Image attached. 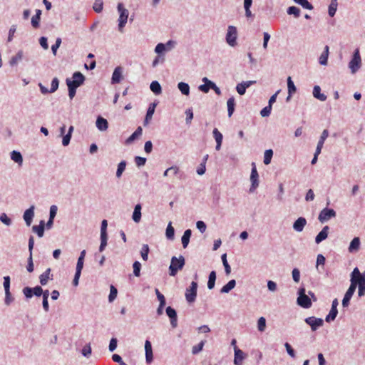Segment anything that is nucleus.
<instances>
[{
  "label": "nucleus",
  "mask_w": 365,
  "mask_h": 365,
  "mask_svg": "<svg viewBox=\"0 0 365 365\" xmlns=\"http://www.w3.org/2000/svg\"><path fill=\"white\" fill-rule=\"evenodd\" d=\"M118 11L119 13L118 18V30L123 32V28L125 27L129 15V11L123 6V3H118L117 6Z\"/></svg>",
  "instance_id": "obj_1"
},
{
  "label": "nucleus",
  "mask_w": 365,
  "mask_h": 365,
  "mask_svg": "<svg viewBox=\"0 0 365 365\" xmlns=\"http://www.w3.org/2000/svg\"><path fill=\"white\" fill-rule=\"evenodd\" d=\"M361 67V59L359 48L355 49L352 58L349 63V68L352 74L356 73Z\"/></svg>",
  "instance_id": "obj_2"
},
{
  "label": "nucleus",
  "mask_w": 365,
  "mask_h": 365,
  "mask_svg": "<svg viewBox=\"0 0 365 365\" xmlns=\"http://www.w3.org/2000/svg\"><path fill=\"white\" fill-rule=\"evenodd\" d=\"M304 287H301L298 290V297L297 299V304L303 308L307 309L311 307L312 302L309 297L305 294Z\"/></svg>",
  "instance_id": "obj_3"
},
{
  "label": "nucleus",
  "mask_w": 365,
  "mask_h": 365,
  "mask_svg": "<svg viewBox=\"0 0 365 365\" xmlns=\"http://www.w3.org/2000/svg\"><path fill=\"white\" fill-rule=\"evenodd\" d=\"M351 283H354L355 289L359 287L358 294L362 297L365 294V275H351Z\"/></svg>",
  "instance_id": "obj_4"
},
{
  "label": "nucleus",
  "mask_w": 365,
  "mask_h": 365,
  "mask_svg": "<svg viewBox=\"0 0 365 365\" xmlns=\"http://www.w3.org/2000/svg\"><path fill=\"white\" fill-rule=\"evenodd\" d=\"M184 265L185 258L182 256L180 255L179 258L173 257L169 267L170 271V274H175L178 271L182 269Z\"/></svg>",
  "instance_id": "obj_5"
},
{
  "label": "nucleus",
  "mask_w": 365,
  "mask_h": 365,
  "mask_svg": "<svg viewBox=\"0 0 365 365\" xmlns=\"http://www.w3.org/2000/svg\"><path fill=\"white\" fill-rule=\"evenodd\" d=\"M237 31L234 26H229L226 34V42L230 46H235L237 45Z\"/></svg>",
  "instance_id": "obj_6"
},
{
  "label": "nucleus",
  "mask_w": 365,
  "mask_h": 365,
  "mask_svg": "<svg viewBox=\"0 0 365 365\" xmlns=\"http://www.w3.org/2000/svg\"><path fill=\"white\" fill-rule=\"evenodd\" d=\"M336 211L331 208H324L319 214L318 220L320 222H327L331 218L336 217Z\"/></svg>",
  "instance_id": "obj_7"
},
{
  "label": "nucleus",
  "mask_w": 365,
  "mask_h": 365,
  "mask_svg": "<svg viewBox=\"0 0 365 365\" xmlns=\"http://www.w3.org/2000/svg\"><path fill=\"white\" fill-rule=\"evenodd\" d=\"M250 181L252 182L251 187L250 188V192H254L257 187L259 186V175L256 168V165L255 163H252V170L250 175Z\"/></svg>",
  "instance_id": "obj_8"
},
{
  "label": "nucleus",
  "mask_w": 365,
  "mask_h": 365,
  "mask_svg": "<svg viewBox=\"0 0 365 365\" xmlns=\"http://www.w3.org/2000/svg\"><path fill=\"white\" fill-rule=\"evenodd\" d=\"M304 322L310 326L312 331H317L319 327L324 324V320L321 318L315 317H309L304 319Z\"/></svg>",
  "instance_id": "obj_9"
},
{
  "label": "nucleus",
  "mask_w": 365,
  "mask_h": 365,
  "mask_svg": "<svg viewBox=\"0 0 365 365\" xmlns=\"http://www.w3.org/2000/svg\"><path fill=\"white\" fill-rule=\"evenodd\" d=\"M197 284L195 282H192L189 289H187L185 293L186 300L189 303L195 302L197 296Z\"/></svg>",
  "instance_id": "obj_10"
},
{
  "label": "nucleus",
  "mask_w": 365,
  "mask_h": 365,
  "mask_svg": "<svg viewBox=\"0 0 365 365\" xmlns=\"http://www.w3.org/2000/svg\"><path fill=\"white\" fill-rule=\"evenodd\" d=\"M165 312L170 318L172 327L176 328L178 327V315L175 309L171 307H168L165 309Z\"/></svg>",
  "instance_id": "obj_11"
},
{
  "label": "nucleus",
  "mask_w": 365,
  "mask_h": 365,
  "mask_svg": "<svg viewBox=\"0 0 365 365\" xmlns=\"http://www.w3.org/2000/svg\"><path fill=\"white\" fill-rule=\"evenodd\" d=\"M355 292V285L354 283H351L350 287L344 294V297L342 300V306L344 307H346L349 304L350 299H351L354 293Z\"/></svg>",
  "instance_id": "obj_12"
},
{
  "label": "nucleus",
  "mask_w": 365,
  "mask_h": 365,
  "mask_svg": "<svg viewBox=\"0 0 365 365\" xmlns=\"http://www.w3.org/2000/svg\"><path fill=\"white\" fill-rule=\"evenodd\" d=\"M34 205H31L29 209L26 210L23 218L27 226H30L32 223L33 218L34 217Z\"/></svg>",
  "instance_id": "obj_13"
},
{
  "label": "nucleus",
  "mask_w": 365,
  "mask_h": 365,
  "mask_svg": "<svg viewBox=\"0 0 365 365\" xmlns=\"http://www.w3.org/2000/svg\"><path fill=\"white\" fill-rule=\"evenodd\" d=\"M234 351H235L234 364L235 365H242V361L245 359L246 355L237 346H235L234 348Z\"/></svg>",
  "instance_id": "obj_14"
},
{
  "label": "nucleus",
  "mask_w": 365,
  "mask_h": 365,
  "mask_svg": "<svg viewBox=\"0 0 365 365\" xmlns=\"http://www.w3.org/2000/svg\"><path fill=\"white\" fill-rule=\"evenodd\" d=\"M255 83V81H242L237 85L236 90L240 95L242 96L245 93L246 89Z\"/></svg>",
  "instance_id": "obj_15"
},
{
  "label": "nucleus",
  "mask_w": 365,
  "mask_h": 365,
  "mask_svg": "<svg viewBox=\"0 0 365 365\" xmlns=\"http://www.w3.org/2000/svg\"><path fill=\"white\" fill-rule=\"evenodd\" d=\"M85 79V76L80 71H76L73 73L71 82L79 87L84 83Z\"/></svg>",
  "instance_id": "obj_16"
},
{
  "label": "nucleus",
  "mask_w": 365,
  "mask_h": 365,
  "mask_svg": "<svg viewBox=\"0 0 365 365\" xmlns=\"http://www.w3.org/2000/svg\"><path fill=\"white\" fill-rule=\"evenodd\" d=\"M34 237L30 236L29 240V250L30 252V257L29 259L28 265L26 267V269L29 272H32L34 271V264H33L32 257H31V252H32V250L34 248Z\"/></svg>",
  "instance_id": "obj_17"
},
{
  "label": "nucleus",
  "mask_w": 365,
  "mask_h": 365,
  "mask_svg": "<svg viewBox=\"0 0 365 365\" xmlns=\"http://www.w3.org/2000/svg\"><path fill=\"white\" fill-rule=\"evenodd\" d=\"M307 222V220L304 217H299L294 222L293 229L298 232H302Z\"/></svg>",
  "instance_id": "obj_18"
},
{
  "label": "nucleus",
  "mask_w": 365,
  "mask_h": 365,
  "mask_svg": "<svg viewBox=\"0 0 365 365\" xmlns=\"http://www.w3.org/2000/svg\"><path fill=\"white\" fill-rule=\"evenodd\" d=\"M123 68L121 66H117L113 73L112 78H111V83L112 84L118 83L120 82L122 78H123Z\"/></svg>",
  "instance_id": "obj_19"
},
{
  "label": "nucleus",
  "mask_w": 365,
  "mask_h": 365,
  "mask_svg": "<svg viewBox=\"0 0 365 365\" xmlns=\"http://www.w3.org/2000/svg\"><path fill=\"white\" fill-rule=\"evenodd\" d=\"M145 351L146 362L150 364L153 360V354L151 343L148 340H146L145 342Z\"/></svg>",
  "instance_id": "obj_20"
},
{
  "label": "nucleus",
  "mask_w": 365,
  "mask_h": 365,
  "mask_svg": "<svg viewBox=\"0 0 365 365\" xmlns=\"http://www.w3.org/2000/svg\"><path fill=\"white\" fill-rule=\"evenodd\" d=\"M96 125L100 131H106L108 128V120L101 115L97 117Z\"/></svg>",
  "instance_id": "obj_21"
},
{
  "label": "nucleus",
  "mask_w": 365,
  "mask_h": 365,
  "mask_svg": "<svg viewBox=\"0 0 365 365\" xmlns=\"http://www.w3.org/2000/svg\"><path fill=\"white\" fill-rule=\"evenodd\" d=\"M329 230V227L327 225L324 226L315 237V242L319 244L323 240H326L328 237Z\"/></svg>",
  "instance_id": "obj_22"
},
{
  "label": "nucleus",
  "mask_w": 365,
  "mask_h": 365,
  "mask_svg": "<svg viewBox=\"0 0 365 365\" xmlns=\"http://www.w3.org/2000/svg\"><path fill=\"white\" fill-rule=\"evenodd\" d=\"M213 137L216 141V150H220L221 148L223 136L222 134L218 130L217 128H215L212 131Z\"/></svg>",
  "instance_id": "obj_23"
},
{
  "label": "nucleus",
  "mask_w": 365,
  "mask_h": 365,
  "mask_svg": "<svg viewBox=\"0 0 365 365\" xmlns=\"http://www.w3.org/2000/svg\"><path fill=\"white\" fill-rule=\"evenodd\" d=\"M157 106L156 103H152L149 105V107L148 108L146 115L144 120V125L148 124L149 121L152 119V117L154 114L155 107Z\"/></svg>",
  "instance_id": "obj_24"
},
{
  "label": "nucleus",
  "mask_w": 365,
  "mask_h": 365,
  "mask_svg": "<svg viewBox=\"0 0 365 365\" xmlns=\"http://www.w3.org/2000/svg\"><path fill=\"white\" fill-rule=\"evenodd\" d=\"M11 159L16 163L18 164V165L21 166L23 164V156L21 153L19 151L17 150H13L10 153Z\"/></svg>",
  "instance_id": "obj_25"
},
{
  "label": "nucleus",
  "mask_w": 365,
  "mask_h": 365,
  "mask_svg": "<svg viewBox=\"0 0 365 365\" xmlns=\"http://www.w3.org/2000/svg\"><path fill=\"white\" fill-rule=\"evenodd\" d=\"M141 209L142 206L140 204H137L134 207L132 219L136 223H138L141 220Z\"/></svg>",
  "instance_id": "obj_26"
},
{
  "label": "nucleus",
  "mask_w": 365,
  "mask_h": 365,
  "mask_svg": "<svg viewBox=\"0 0 365 365\" xmlns=\"http://www.w3.org/2000/svg\"><path fill=\"white\" fill-rule=\"evenodd\" d=\"M329 53V47L328 46H325L324 51L322 53L319 58V63L322 66L327 65L328 57Z\"/></svg>",
  "instance_id": "obj_27"
},
{
  "label": "nucleus",
  "mask_w": 365,
  "mask_h": 365,
  "mask_svg": "<svg viewBox=\"0 0 365 365\" xmlns=\"http://www.w3.org/2000/svg\"><path fill=\"white\" fill-rule=\"evenodd\" d=\"M45 222L41 220L38 225H34L32 227L33 232L37 234L39 237H42L44 235Z\"/></svg>",
  "instance_id": "obj_28"
},
{
  "label": "nucleus",
  "mask_w": 365,
  "mask_h": 365,
  "mask_svg": "<svg viewBox=\"0 0 365 365\" xmlns=\"http://www.w3.org/2000/svg\"><path fill=\"white\" fill-rule=\"evenodd\" d=\"M313 96L321 101H324L327 100V96L324 93H321V88L319 86H314V88H313Z\"/></svg>",
  "instance_id": "obj_29"
},
{
  "label": "nucleus",
  "mask_w": 365,
  "mask_h": 365,
  "mask_svg": "<svg viewBox=\"0 0 365 365\" xmlns=\"http://www.w3.org/2000/svg\"><path fill=\"white\" fill-rule=\"evenodd\" d=\"M24 57V52L23 51L20 50L17 52V53L12 56L11 58L9 61V65L11 66H14L20 62Z\"/></svg>",
  "instance_id": "obj_30"
},
{
  "label": "nucleus",
  "mask_w": 365,
  "mask_h": 365,
  "mask_svg": "<svg viewBox=\"0 0 365 365\" xmlns=\"http://www.w3.org/2000/svg\"><path fill=\"white\" fill-rule=\"evenodd\" d=\"M143 129L140 126L138 127L137 129L134 131V133L128 137L126 140V144H130L133 143L135 139H137L139 136L142 135Z\"/></svg>",
  "instance_id": "obj_31"
},
{
  "label": "nucleus",
  "mask_w": 365,
  "mask_h": 365,
  "mask_svg": "<svg viewBox=\"0 0 365 365\" xmlns=\"http://www.w3.org/2000/svg\"><path fill=\"white\" fill-rule=\"evenodd\" d=\"M192 235V230L190 229L186 230L183 235L182 236L181 241L182 244V247L186 248L190 242V239Z\"/></svg>",
  "instance_id": "obj_32"
},
{
  "label": "nucleus",
  "mask_w": 365,
  "mask_h": 365,
  "mask_svg": "<svg viewBox=\"0 0 365 365\" xmlns=\"http://www.w3.org/2000/svg\"><path fill=\"white\" fill-rule=\"evenodd\" d=\"M360 246V240L359 237H354L350 242L349 251L351 253L359 250Z\"/></svg>",
  "instance_id": "obj_33"
},
{
  "label": "nucleus",
  "mask_w": 365,
  "mask_h": 365,
  "mask_svg": "<svg viewBox=\"0 0 365 365\" xmlns=\"http://www.w3.org/2000/svg\"><path fill=\"white\" fill-rule=\"evenodd\" d=\"M150 88L155 95H159L162 93V87L159 82L157 81H153L150 83Z\"/></svg>",
  "instance_id": "obj_34"
},
{
  "label": "nucleus",
  "mask_w": 365,
  "mask_h": 365,
  "mask_svg": "<svg viewBox=\"0 0 365 365\" xmlns=\"http://www.w3.org/2000/svg\"><path fill=\"white\" fill-rule=\"evenodd\" d=\"M228 116L231 117L235 111V101L234 97H230L227 101Z\"/></svg>",
  "instance_id": "obj_35"
},
{
  "label": "nucleus",
  "mask_w": 365,
  "mask_h": 365,
  "mask_svg": "<svg viewBox=\"0 0 365 365\" xmlns=\"http://www.w3.org/2000/svg\"><path fill=\"white\" fill-rule=\"evenodd\" d=\"M236 285V282L235 279L230 280L225 285H224L221 290V293H228L231 291Z\"/></svg>",
  "instance_id": "obj_36"
},
{
  "label": "nucleus",
  "mask_w": 365,
  "mask_h": 365,
  "mask_svg": "<svg viewBox=\"0 0 365 365\" xmlns=\"http://www.w3.org/2000/svg\"><path fill=\"white\" fill-rule=\"evenodd\" d=\"M178 88L180 90L182 95L188 96L190 94V86L187 83H178Z\"/></svg>",
  "instance_id": "obj_37"
},
{
  "label": "nucleus",
  "mask_w": 365,
  "mask_h": 365,
  "mask_svg": "<svg viewBox=\"0 0 365 365\" xmlns=\"http://www.w3.org/2000/svg\"><path fill=\"white\" fill-rule=\"evenodd\" d=\"M165 235L166 237L168 240H173L175 236V229L172 226V222H170L167 226L166 230H165Z\"/></svg>",
  "instance_id": "obj_38"
},
{
  "label": "nucleus",
  "mask_w": 365,
  "mask_h": 365,
  "mask_svg": "<svg viewBox=\"0 0 365 365\" xmlns=\"http://www.w3.org/2000/svg\"><path fill=\"white\" fill-rule=\"evenodd\" d=\"M287 88L289 96H292L297 91V88L291 77L287 78Z\"/></svg>",
  "instance_id": "obj_39"
},
{
  "label": "nucleus",
  "mask_w": 365,
  "mask_h": 365,
  "mask_svg": "<svg viewBox=\"0 0 365 365\" xmlns=\"http://www.w3.org/2000/svg\"><path fill=\"white\" fill-rule=\"evenodd\" d=\"M337 314H338L337 309L331 308V310L329 311V314L325 318V321L327 322H330L331 321H334L336 319Z\"/></svg>",
  "instance_id": "obj_40"
},
{
  "label": "nucleus",
  "mask_w": 365,
  "mask_h": 365,
  "mask_svg": "<svg viewBox=\"0 0 365 365\" xmlns=\"http://www.w3.org/2000/svg\"><path fill=\"white\" fill-rule=\"evenodd\" d=\"M126 167V162L125 160H122L119 164L118 165V168L116 171V177L118 178H120L124 172Z\"/></svg>",
  "instance_id": "obj_41"
},
{
  "label": "nucleus",
  "mask_w": 365,
  "mask_h": 365,
  "mask_svg": "<svg viewBox=\"0 0 365 365\" xmlns=\"http://www.w3.org/2000/svg\"><path fill=\"white\" fill-rule=\"evenodd\" d=\"M287 12L289 15H294L295 18H298L300 15V9L294 6H289Z\"/></svg>",
  "instance_id": "obj_42"
},
{
  "label": "nucleus",
  "mask_w": 365,
  "mask_h": 365,
  "mask_svg": "<svg viewBox=\"0 0 365 365\" xmlns=\"http://www.w3.org/2000/svg\"><path fill=\"white\" fill-rule=\"evenodd\" d=\"M295 3L301 5L303 8L309 10H312L314 9L312 4H310L308 0H293Z\"/></svg>",
  "instance_id": "obj_43"
},
{
  "label": "nucleus",
  "mask_w": 365,
  "mask_h": 365,
  "mask_svg": "<svg viewBox=\"0 0 365 365\" xmlns=\"http://www.w3.org/2000/svg\"><path fill=\"white\" fill-rule=\"evenodd\" d=\"M103 0H95L93 9L96 13H101L103 11Z\"/></svg>",
  "instance_id": "obj_44"
},
{
  "label": "nucleus",
  "mask_w": 365,
  "mask_h": 365,
  "mask_svg": "<svg viewBox=\"0 0 365 365\" xmlns=\"http://www.w3.org/2000/svg\"><path fill=\"white\" fill-rule=\"evenodd\" d=\"M273 151L271 149L266 150L264 154V163L268 165L271 163Z\"/></svg>",
  "instance_id": "obj_45"
},
{
  "label": "nucleus",
  "mask_w": 365,
  "mask_h": 365,
  "mask_svg": "<svg viewBox=\"0 0 365 365\" xmlns=\"http://www.w3.org/2000/svg\"><path fill=\"white\" fill-rule=\"evenodd\" d=\"M266 328V319L264 317H261L257 321V329L259 331L262 332Z\"/></svg>",
  "instance_id": "obj_46"
},
{
  "label": "nucleus",
  "mask_w": 365,
  "mask_h": 365,
  "mask_svg": "<svg viewBox=\"0 0 365 365\" xmlns=\"http://www.w3.org/2000/svg\"><path fill=\"white\" fill-rule=\"evenodd\" d=\"M117 294H118L117 289L113 285H110V294L108 296V301L110 302H112L116 298Z\"/></svg>",
  "instance_id": "obj_47"
},
{
  "label": "nucleus",
  "mask_w": 365,
  "mask_h": 365,
  "mask_svg": "<svg viewBox=\"0 0 365 365\" xmlns=\"http://www.w3.org/2000/svg\"><path fill=\"white\" fill-rule=\"evenodd\" d=\"M205 343V341H201L197 345L194 346L192 349V354L195 355L200 352L203 349Z\"/></svg>",
  "instance_id": "obj_48"
},
{
  "label": "nucleus",
  "mask_w": 365,
  "mask_h": 365,
  "mask_svg": "<svg viewBox=\"0 0 365 365\" xmlns=\"http://www.w3.org/2000/svg\"><path fill=\"white\" fill-rule=\"evenodd\" d=\"M148 253H149V247L148 245H143L141 251L140 255L143 260L146 261L148 257Z\"/></svg>",
  "instance_id": "obj_49"
},
{
  "label": "nucleus",
  "mask_w": 365,
  "mask_h": 365,
  "mask_svg": "<svg viewBox=\"0 0 365 365\" xmlns=\"http://www.w3.org/2000/svg\"><path fill=\"white\" fill-rule=\"evenodd\" d=\"M221 258H222V261L223 265L225 267V273L226 274H230L231 272V267H230V264L227 262V255L226 254H223L222 255Z\"/></svg>",
  "instance_id": "obj_50"
},
{
  "label": "nucleus",
  "mask_w": 365,
  "mask_h": 365,
  "mask_svg": "<svg viewBox=\"0 0 365 365\" xmlns=\"http://www.w3.org/2000/svg\"><path fill=\"white\" fill-rule=\"evenodd\" d=\"M284 347L286 349V351L288 354V355L294 359L296 357V353H295V351L294 350V349L292 347V346L288 343V342H286L284 344Z\"/></svg>",
  "instance_id": "obj_51"
},
{
  "label": "nucleus",
  "mask_w": 365,
  "mask_h": 365,
  "mask_svg": "<svg viewBox=\"0 0 365 365\" xmlns=\"http://www.w3.org/2000/svg\"><path fill=\"white\" fill-rule=\"evenodd\" d=\"M107 240H108V235H101V245L99 247V251L103 252L106 245H107Z\"/></svg>",
  "instance_id": "obj_52"
},
{
  "label": "nucleus",
  "mask_w": 365,
  "mask_h": 365,
  "mask_svg": "<svg viewBox=\"0 0 365 365\" xmlns=\"http://www.w3.org/2000/svg\"><path fill=\"white\" fill-rule=\"evenodd\" d=\"M0 221L7 226L11 225V220L7 216L6 213H1L0 215Z\"/></svg>",
  "instance_id": "obj_53"
},
{
  "label": "nucleus",
  "mask_w": 365,
  "mask_h": 365,
  "mask_svg": "<svg viewBox=\"0 0 365 365\" xmlns=\"http://www.w3.org/2000/svg\"><path fill=\"white\" fill-rule=\"evenodd\" d=\"M185 115H186V118H185L186 124L190 125L193 118V112H192V108L187 109L185 110Z\"/></svg>",
  "instance_id": "obj_54"
},
{
  "label": "nucleus",
  "mask_w": 365,
  "mask_h": 365,
  "mask_svg": "<svg viewBox=\"0 0 365 365\" xmlns=\"http://www.w3.org/2000/svg\"><path fill=\"white\" fill-rule=\"evenodd\" d=\"M81 354H83V356H84L85 357H87V358H88L91 356V344H86L82 349Z\"/></svg>",
  "instance_id": "obj_55"
},
{
  "label": "nucleus",
  "mask_w": 365,
  "mask_h": 365,
  "mask_svg": "<svg viewBox=\"0 0 365 365\" xmlns=\"http://www.w3.org/2000/svg\"><path fill=\"white\" fill-rule=\"evenodd\" d=\"M58 85H59V81H58V78H56V77L53 78L51 81L50 93L55 92L58 89Z\"/></svg>",
  "instance_id": "obj_56"
},
{
  "label": "nucleus",
  "mask_w": 365,
  "mask_h": 365,
  "mask_svg": "<svg viewBox=\"0 0 365 365\" xmlns=\"http://www.w3.org/2000/svg\"><path fill=\"white\" fill-rule=\"evenodd\" d=\"M33 291V288L29 287H25L22 290L23 294L27 299H30L34 296Z\"/></svg>",
  "instance_id": "obj_57"
},
{
  "label": "nucleus",
  "mask_w": 365,
  "mask_h": 365,
  "mask_svg": "<svg viewBox=\"0 0 365 365\" xmlns=\"http://www.w3.org/2000/svg\"><path fill=\"white\" fill-rule=\"evenodd\" d=\"M328 136H329V131H328V130H327V129L324 130L322 133V135H321V136H320L319 140L318 141L317 144L323 146V145L324 143V141L327 138Z\"/></svg>",
  "instance_id": "obj_58"
},
{
  "label": "nucleus",
  "mask_w": 365,
  "mask_h": 365,
  "mask_svg": "<svg viewBox=\"0 0 365 365\" xmlns=\"http://www.w3.org/2000/svg\"><path fill=\"white\" fill-rule=\"evenodd\" d=\"M61 44V38H57L56 40L55 44H53L51 46V51H52V53H53V54L54 56L56 55L57 50L60 47Z\"/></svg>",
  "instance_id": "obj_59"
},
{
  "label": "nucleus",
  "mask_w": 365,
  "mask_h": 365,
  "mask_svg": "<svg viewBox=\"0 0 365 365\" xmlns=\"http://www.w3.org/2000/svg\"><path fill=\"white\" fill-rule=\"evenodd\" d=\"M166 51V46L163 43H159L155 48V52L158 54H160Z\"/></svg>",
  "instance_id": "obj_60"
},
{
  "label": "nucleus",
  "mask_w": 365,
  "mask_h": 365,
  "mask_svg": "<svg viewBox=\"0 0 365 365\" xmlns=\"http://www.w3.org/2000/svg\"><path fill=\"white\" fill-rule=\"evenodd\" d=\"M135 163L138 167L143 166L146 163V158L140 156L135 158Z\"/></svg>",
  "instance_id": "obj_61"
},
{
  "label": "nucleus",
  "mask_w": 365,
  "mask_h": 365,
  "mask_svg": "<svg viewBox=\"0 0 365 365\" xmlns=\"http://www.w3.org/2000/svg\"><path fill=\"white\" fill-rule=\"evenodd\" d=\"M336 9H337V4L331 3L330 5L329 6V10H328L329 15L331 17H333L336 14Z\"/></svg>",
  "instance_id": "obj_62"
},
{
  "label": "nucleus",
  "mask_w": 365,
  "mask_h": 365,
  "mask_svg": "<svg viewBox=\"0 0 365 365\" xmlns=\"http://www.w3.org/2000/svg\"><path fill=\"white\" fill-rule=\"evenodd\" d=\"M196 227L201 233H204L207 228L206 224L201 220H199L196 222Z\"/></svg>",
  "instance_id": "obj_63"
},
{
  "label": "nucleus",
  "mask_w": 365,
  "mask_h": 365,
  "mask_svg": "<svg viewBox=\"0 0 365 365\" xmlns=\"http://www.w3.org/2000/svg\"><path fill=\"white\" fill-rule=\"evenodd\" d=\"M271 110H272V107H271V106L268 105L266 107H264L263 109H262V110L260 111V115L262 117H267L270 115Z\"/></svg>",
  "instance_id": "obj_64"
}]
</instances>
